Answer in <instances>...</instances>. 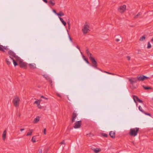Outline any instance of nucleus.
Segmentation results:
<instances>
[{"label": "nucleus", "mask_w": 153, "mask_h": 153, "mask_svg": "<svg viewBox=\"0 0 153 153\" xmlns=\"http://www.w3.org/2000/svg\"><path fill=\"white\" fill-rule=\"evenodd\" d=\"M24 130H25V129L24 128H21L20 129V130L21 131H23Z\"/></svg>", "instance_id": "nucleus-49"}, {"label": "nucleus", "mask_w": 153, "mask_h": 153, "mask_svg": "<svg viewBox=\"0 0 153 153\" xmlns=\"http://www.w3.org/2000/svg\"><path fill=\"white\" fill-rule=\"evenodd\" d=\"M89 25L87 22H86L85 25L83 26V28L82 29V31L84 34L87 33L88 31H90L89 29Z\"/></svg>", "instance_id": "nucleus-2"}, {"label": "nucleus", "mask_w": 153, "mask_h": 153, "mask_svg": "<svg viewBox=\"0 0 153 153\" xmlns=\"http://www.w3.org/2000/svg\"><path fill=\"white\" fill-rule=\"evenodd\" d=\"M109 135L113 138H114L115 137V133L112 131H111L109 132Z\"/></svg>", "instance_id": "nucleus-12"}, {"label": "nucleus", "mask_w": 153, "mask_h": 153, "mask_svg": "<svg viewBox=\"0 0 153 153\" xmlns=\"http://www.w3.org/2000/svg\"><path fill=\"white\" fill-rule=\"evenodd\" d=\"M21 114L19 112H17L16 113V115L18 117H20L21 116Z\"/></svg>", "instance_id": "nucleus-33"}, {"label": "nucleus", "mask_w": 153, "mask_h": 153, "mask_svg": "<svg viewBox=\"0 0 153 153\" xmlns=\"http://www.w3.org/2000/svg\"><path fill=\"white\" fill-rule=\"evenodd\" d=\"M88 135V134H87V135Z\"/></svg>", "instance_id": "nucleus-57"}, {"label": "nucleus", "mask_w": 153, "mask_h": 153, "mask_svg": "<svg viewBox=\"0 0 153 153\" xmlns=\"http://www.w3.org/2000/svg\"><path fill=\"white\" fill-rule=\"evenodd\" d=\"M128 60L129 61L130 59V57L129 56H127L126 57Z\"/></svg>", "instance_id": "nucleus-42"}, {"label": "nucleus", "mask_w": 153, "mask_h": 153, "mask_svg": "<svg viewBox=\"0 0 153 153\" xmlns=\"http://www.w3.org/2000/svg\"><path fill=\"white\" fill-rule=\"evenodd\" d=\"M60 144H65L64 140H63L60 143Z\"/></svg>", "instance_id": "nucleus-38"}, {"label": "nucleus", "mask_w": 153, "mask_h": 153, "mask_svg": "<svg viewBox=\"0 0 153 153\" xmlns=\"http://www.w3.org/2000/svg\"><path fill=\"white\" fill-rule=\"evenodd\" d=\"M148 46L147 48H150L151 47V45L150 42H148Z\"/></svg>", "instance_id": "nucleus-29"}, {"label": "nucleus", "mask_w": 153, "mask_h": 153, "mask_svg": "<svg viewBox=\"0 0 153 153\" xmlns=\"http://www.w3.org/2000/svg\"><path fill=\"white\" fill-rule=\"evenodd\" d=\"M126 9V6L125 5H123L119 7L118 9V11L121 13H124Z\"/></svg>", "instance_id": "nucleus-5"}, {"label": "nucleus", "mask_w": 153, "mask_h": 153, "mask_svg": "<svg viewBox=\"0 0 153 153\" xmlns=\"http://www.w3.org/2000/svg\"><path fill=\"white\" fill-rule=\"evenodd\" d=\"M89 134H91V135H92V136H93V135L92 134H91V133H89Z\"/></svg>", "instance_id": "nucleus-54"}, {"label": "nucleus", "mask_w": 153, "mask_h": 153, "mask_svg": "<svg viewBox=\"0 0 153 153\" xmlns=\"http://www.w3.org/2000/svg\"><path fill=\"white\" fill-rule=\"evenodd\" d=\"M3 47V46L2 45H0V51L4 52V51L3 48H2Z\"/></svg>", "instance_id": "nucleus-30"}, {"label": "nucleus", "mask_w": 153, "mask_h": 153, "mask_svg": "<svg viewBox=\"0 0 153 153\" xmlns=\"http://www.w3.org/2000/svg\"><path fill=\"white\" fill-rule=\"evenodd\" d=\"M6 62L7 64L8 65H10V62L7 59H6Z\"/></svg>", "instance_id": "nucleus-31"}, {"label": "nucleus", "mask_w": 153, "mask_h": 153, "mask_svg": "<svg viewBox=\"0 0 153 153\" xmlns=\"http://www.w3.org/2000/svg\"><path fill=\"white\" fill-rule=\"evenodd\" d=\"M11 59H12L13 61V64L15 66L18 65V63L13 58L10 57Z\"/></svg>", "instance_id": "nucleus-22"}, {"label": "nucleus", "mask_w": 153, "mask_h": 153, "mask_svg": "<svg viewBox=\"0 0 153 153\" xmlns=\"http://www.w3.org/2000/svg\"><path fill=\"white\" fill-rule=\"evenodd\" d=\"M57 15L59 16H62L64 15V14L62 11H60L59 13L57 14Z\"/></svg>", "instance_id": "nucleus-25"}, {"label": "nucleus", "mask_w": 153, "mask_h": 153, "mask_svg": "<svg viewBox=\"0 0 153 153\" xmlns=\"http://www.w3.org/2000/svg\"><path fill=\"white\" fill-rule=\"evenodd\" d=\"M93 150L95 153H98L101 151L100 149L98 148H97L96 149H93Z\"/></svg>", "instance_id": "nucleus-16"}, {"label": "nucleus", "mask_w": 153, "mask_h": 153, "mask_svg": "<svg viewBox=\"0 0 153 153\" xmlns=\"http://www.w3.org/2000/svg\"><path fill=\"white\" fill-rule=\"evenodd\" d=\"M86 52L88 56H89V59L93 64L92 66L95 68H97V64L94 58L92 57V54L89 52L88 48H86Z\"/></svg>", "instance_id": "nucleus-1"}, {"label": "nucleus", "mask_w": 153, "mask_h": 153, "mask_svg": "<svg viewBox=\"0 0 153 153\" xmlns=\"http://www.w3.org/2000/svg\"><path fill=\"white\" fill-rule=\"evenodd\" d=\"M47 153V152L46 151L45 152V153Z\"/></svg>", "instance_id": "nucleus-56"}, {"label": "nucleus", "mask_w": 153, "mask_h": 153, "mask_svg": "<svg viewBox=\"0 0 153 153\" xmlns=\"http://www.w3.org/2000/svg\"><path fill=\"white\" fill-rule=\"evenodd\" d=\"M143 87L145 90H150L152 89V88L150 87L146 86L145 85H143Z\"/></svg>", "instance_id": "nucleus-18"}, {"label": "nucleus", "mask_w": 153, "mask_h": 153, "mask_svg": "<svg viewBox=\"0 0 153 153\" xmlns=\"http://www.w3.org/2000/svg\"><path fill=\"white\" fill-rule=\"evenodd\" d=\"M29 132H28L26 135L27 136L31 135L33 131V130L32 129H29Z\"/></svg>", "instance_id": "nucleus-19"}, {"label": "nucleus", "mask_w": 153, "mask_h": 153, "mask_svg": "<svg viewBox=\"0 0 153 153\" xmlns=\"http://www.w3.org/2000/svg\"><path fill=\"white\" fill-rule=\"evenodd\" d=\"M41 101V100L38 101H36L34 102V103L36 104L38 106H39V105H40V103Z\"/></svg>", "instance_id": "nucleus-21"}, {"label": "nucleus", "mask_w": 153, "mask_h": 153, "mask_svg": "<svg viewBox=\"0 0 153 153\" xmlns=\"http://www.w3.org/2000/svg\"><path fill=\"white\" fill-rule=\"evenodd\" d=\"M41 98H44L46 100H48V98H46L45 97L43 96V95H42L41 96Z\"/></svg>", "instance_id": "nucleus-40"}, {"label": "nucleus", "mask_w": 153, "mask_h": 153, "mask_svg": "<svg viewBox=\"0 0 153 153\" xmlns=\"http://www.w3.org/2000/svg\"><path fill=\"white\" fill-rule=\"evenodd\" d=\"M138 79V80L139 81H143L144 80V75H142L139 76H137V77Z\"/></svg>", "instance_id": "nucleus-10"}, {"label": "nucleus", "mask_w": 153, "mask_h": 153, "mask_svg": "<svg viewBox=\"0 0 153 153\" xmlns=\"http://www.w3.org/2000/svg\"><path fill=\"white\" fill-rule=\"evenodd\" d=\"M128 80L131 84L133 85L134 83H136L137 82L138 79L137 78H132L131 79H129Z\"/></svg>", "instance_id": "nucleus-7"}, {"label": "nucleus", "mask_w": 153, "mask_h": 153, "mask_svg": "<svg viewBox=\"0 0 153 153\" xmlns=\"http://www.w3.org/2000/svg\"><path fill=\"white\" fill-rule=\"evenodd\" d=\"M4 48L5 49H6V48Z\"/></svg>", "instance_id": "nucleus-55"}, {"label": "nucleus", "mask_w": 153, "mask_h": 153, "mask_svg": "<svg viewBox=\"0 0 153 153\" xmlns=\"http://www.w3.org/2000/svg\"><path fill=\"white\" fill-rule=\"evenodd\" d=\"M133 97L134 101L135 103H136V101L140 103H142L143 102V101L140 100L137 96L135 95H133Z\"/></svg>", "instance_id": "nucleus-9"}, {"label": "nucleus", "mask_w": 153, "mask_h": 153, "mask_svg": "<svg viewBox=\"0 0 153 153\" xmlns=\"http://www.w3.org/2000/svg\"><path fill=\"white\" fill-rule=\"evenodd\" d=\"M19 64L21 68L25 69H26L27 68V63H25L24 62H22L21 61H19Z\"/></svg>", "instance_id": "nucleus-8"}, {"label": "nucleus", "mask_w": 153, "mask_h": 153, "mask_svg": "<svg viewBox=\"0 0 153 153\" xmlns=\"http://www.w3.org/2000/svg\"><path fill=\"white\" fill-rule=\"evenodd\" d=\"M57 96L59 97H61V96L59 94H57Z\"/></svg>", "instance_id": "nucleus-47"}, {"label": "nucleus", "mask_w": 153, "mask_h": 153, "mask_svg": "<svg viewBox=\"0 0 153 153\" xmlns=\"http://www.w3.org/2000/svg\"><path fill=\"white\" fill-rule=\"evenodd\" d=\"M144 80L145 79H147L149 78V77H147L146 76L144 75Z\"/></svg>", "instance_id": "nucleus-36"}, {"label": "nucleus", "mask_w": 153, "mask_h": 153, "mask_svg": "<svg viewBox=\"0 0 153 153\" xmlns=\"http://www.w3.org/2000/svg\"><path fill=\"white\" fill-rule=\"evenodd\" d=\"M43 1L45 3H47L48 2V1L47 0H43Z\"/></svg>", "instance_id": "nucleus-48"}, {"label": "nucleus", "mask_w": 153, "mask_h": 153, "mask_svg": "<svg viewBox=\"0 0 153 153\" xmlns=\"http://www.w3.org/2000/svg\"><path fill=\"white\" fill-rule=\"evenodd\" d=\"M6 131H7V130L6 129H5L4 130V131L3 134H2V137L3 140H4L6 138Z\"/></svg>", "instance_id": "nucleus-11"}, {"label": "nucleus", "mask_w": 153, "mask_h": 153, "mask_svg": "<svg viewBox=\"0 0 153 153\" xmlns=\"http://www.w3.org/2000/svg\"><path fill=\"white\" fill-rule=\"evenodd\" d=\"M83 58H84V60L88 64H89V61H88V59L87 58H85V56H84L83 55Z\"/></svg>", "instance_id": "nucleus-27"}, {"label": "nucleus", "mask_w": 153, "mask_h": 153, "mask_svg": "<svg viewBox=\"0 0 153 153\" xmlns=\"http://www.w3.org/2000/svg\"><path fill=\"white\" fill-rule=\"evenodd\" d=\"M140 108H141V107H140V106L139 107V110L141 112H143V110L142 109H141Z\"/></svg>", "instance_id": "nucleus-41"}, {"label": "nucleus", "mask_w": 153, "mask_h": 153, "mask_svg": "<svg viewBox=\"0 0 153 153\" xmlns=\"http://www.w3.org/2000/svg\"><path fill=\"white\" fill-rule=\"evenodd\" d=\"M53 12L54 13L56 14L57 15V13H56V10H53Z\"/></svg>", "instance_id": "nucleus-45"}, {"label": "nucleus", "mask_w": 153, "mask_h": 153, "mask_svg": "<svg viewBox=\"0 0 153 153\" xmlns=\"http://www.w3.org/2000/svg\"><path fill=\"white\" fill-rule=\"evenodd\" d=\"M48 3L52 6H54L55 4V2L54 0H50L49 1Z\"/></svg>", "instance_id": "nucleus-15"}, {"label": "nucleus", "mask_w": 153, "mask_h": 153, "mask_svg": "<svg viewBox=\"0 0 153 153\" xmlns=\"http://www.w3.org/2000/svg\"><path fill=\"white\" fill-rule=\"evenodd\" d=\"M104 72H105V73H106L108 74H112V75H114V74L113 73H110L108 72H107V71H104Z\"/></svg>", "instance_id": "nucleus-34"}, {"label": "nucleus", "mask_w": 153, "mask_h": 153, "mask_svg": "<svg viewBox=\"0 0 153 153\" xmlns=\"http://www.w3.org/2000/svg\"><path fill=\"white\" fill-rule=\"evenodd\" d=\"M102 135L105 137H108V135L107 134L105 133H102Z\"/></svg>", "instance_id": "nucleus-32"}, {"label": "nucleus", "mask_w": 153, "mask_h": 153, "mask_svg": "<svg viewBox=\"0 0 153 153\" xmlns=\"http://www.w3.org/2000/svg\"><path fill=\"white\" fill-rule=\"evenodd\" d=\"M77 116V114L76 113L73 112V113L72 118V122H73L75 121V119L76 118Z\"/></svg>", "instance_id": "nucleus-13"}, {"label": "nucleus", "mask_w": 153, "mask_h": 153, "mask_svg": "<svg viewBox=\"0 0 153 153\" xmlns=\"http://www.w3.org/2000/svg\"><path fill=\"white\" fill-rule=\"evenodd\" d=\"M38 151L39 152V153H42V150L41 149H39Z\"/></svg>", "instance_id": "nucleus-39"}, {"label": "nucleus", "mask_w": 153, "mask_h": 153, "mask_svg": "<svg viewBox=\"0 0 153 153\" xmlns=\"http://www.w3.org/2000/svg\"><path fill=\"white\" fill-rule=\"evenodd\" d=\"M40 117L39 116L37 117L34 120L33 123H37L39 121Z\"/></svg>", "instance_id": "nucleus-14"}, {"label": "nucleus", "mask_w": 153, "mask_h": 153, "mask_svg": "<svg viewBox=\"0 0 153 153\" xmlns=\"http://www.w3.org/2000/svg\"><path fill=\"white\" fill-rule=\"evenodd\" d=\"M46 128H44L43 131V133L44 134H46Z\"/></svg>", "instance_id": "nucleus-37"}, {"label": "nucleus", "mask_w": 153, "mask_h": 153, "mask_svg": "<svg viewBox=\"0 0 153 153\" xmlns=\"http://www.w3.org/2000/svg\"><path fill=\"white\" fill-rule=\"evenodd\" d=\"M38 107H39V108H41V107H40L39 105V106H38Z\"/></svg>", "instance_id": "nucleus-51"}, {"label": "nucleus", "mask_w": 153, "mask_h": 153, "mask_svg": "<svg viewBox=\"0 0 153 153\" xmlns=\"http://www.w3.org/2000/svg\"><path fill=\"white\" fill-rule=\"evenodd\" d=\"M116 42H118V41H120V39H116Z\"/></svg>", "instance_id": "nucleus-50"}, {"label": "nucleus", "mask_w": 153, "mask_h": 153, "mask_svg": "<svg viewBox=\"0 0 153 153\" xmlns=\"http://www.w3.org/2000/svg\"><path fill=\"white\" fill-rule=\"evenodd\" d=\"M146 39V36L144 35L141 37L140 39V41H143Z\"/></svg>", "instance_id": "nucleus-24"}, {"label": "nucleus", "mask_w": 153, "mask_h": 153, "mask_svg": "<svg viewBox=\"0 0 153 153\" xmlns=\"http://www.w3.org/2000/svg\"><path fill=\"white\" fill-rule=\"evenodd\" d=\"M19 101L20 99L19 97L17 95L15 96L13 101L14 105L16 107H19Z\"/></svg>", "instance_id": "nucleus-3"}, {"label": "nucleus", "mask_w": 153, "mask_h": 153, "mask_svg": "<svg viewBox=\"0 0 153 153\" xmlns=\"http://www.w3.org/2000/svg\"><path fill=\"white\" fill-rule=\"evenodd\" d=\"M38 107H39V108H41V107H40L39 105V106H38Z\"/></svg>", "instance_id": "nucleus-52"}, {"label": "nucleus", "mask_w": 153, "mask_h": 153, "mask_svg": "<svg viewBox=\"0 0 153 153\" xmlns=\"http://www.w3.org/2000/svg\"><path fill=\"white\" fill-rule=\"evenodd\" d=\"M139 130V128H135L131 129L130 132V135L131 136H136Z\"/></svg>", "instance_id": "nucleus-4"}, {"label": "nucleus", "mask_w": 153, "mask_h": 153, "mask_svg": "<svg viewBox=\"0 0 153 153\" xmlns=\"http://www.w3.org/2000/svg\"><path fill=\"white\" fill-rule=\"evenodd\" d=\"M69 39H70V40L72 42V38H71V37L69 35Z\"/></svg>", "instance_id": "nucleus-43"}, {"label": "nucleus", "mask_w": 153, "mask_h": 153, "mask_svg": "<svg viewBox=\"0 0 153 153\" xmlns=\"http://www.w3.org/2000/svg\"><path fill=\"white\" fill-rule=\"evenodd\" d=\"M76 47V48H77L78 49H79V50L80 51V48H79V46H78V45H77Z\"/></svg>", "instance_id": "nucleus-46"}, {"label": "nucleus", "mask_w": 153, "mask_h": 153, "mask_svg": "<svg viewBox=\"0 0 153 153\" xmlns=\"http://www.w3.org/2000/svg\"><path fill=\"white\" fill-rule=\"evenodd\" d=\"M59 18L60 19V20L62 22L63 24L65 26L66 24V23L65 22L64 20H63V19L59 17Z\"/></svg>", "instance_id": "nucleus-20"}, {"label": "nucleus", "mask_w": 153, "mask_h": 153, "mask_svg": "<svg viewBox=\"0 0 153 153\" xmlns=\"http://www.w3.org/2000/svg\"><path fill=\"white\" fill-rule=\"evenodd\" d=\"M36 136H33L31 140L34 143L36 142Z\"/></svg>", "instance_id": "nucleus-26"}, {"label": "nucleus", "mask_w": 153, "mask_h": 153, "mask_svg": "<svg viewBox=\"0 0 153 153\" xmlns=\"http://www.w3.org/2000/svg\"><path fill=\"white\" fill-rule=\"evenodd\" d=\"M141 13H139L137 15H136L134 17V19H137L138 16L141 15Z\"/></svg>", "instance_id": "nucleus-28"}, {"label": "nucleus", "mask_w": 153, "mask_h": 153, "mask_svg": "<svg viewBox=\"0 0 153 153\" xmlns=\"http://www.w3.org/2000/svg\"><path fill=\"white\" fill-rule=\"evenodd\" d=\"M67 23L68 25L69 28V27L70 26V22L69 19H68V21L67 22Z\"/></svg>", "instance_id": "nucleus-35"}, {"label": "nucleus", "mask_w": 153, "mask_h": 153, "mask_svg": "<svg viewBox=\"0 0 153 153\" xmlns=\"http://www.w3.org/2000/svg\"><path fill=\"white\" fill-rule=\"evenodd\" d=\"M8 53L10 55H11L15 57V53L13 51L10 50L8 52Z\"/></svg>", "instance_id": "nucleus-17"}, {"label": "nucleus", "mask_w": 153, "mask_h": 153, "mask_svg": "<svg viewBox=\"0 0 153 153\" xmlns=\"http://www.w3.org/2000/svg\"><path fill=\"white\" fill-rule=\"evenodd\" d=\"M151 41L152 42H153V38L151 39Z\"/></svg>", "instance_id": "nucleus-53"}, {"label": "nucleus", "mask_w": 153, "mask_h": 153, "mask_svg": "<svg viewBox=\"0 0 153 153\" xmlns=\"http://www.w3.org/2000/svg\"><path fill=\"white\" fill-rule=\"evenodd\" d=\"M145 114H146L147 115H149V116H151V114L150 113H145Z\"/></svg>", "instance_id": "nucleus-44"}, {"label": "nucleus", "mask_w": 153, "mask_h": 153, "mask_svg": "<svg viewBox=\"0 0 153 153\" xmlns=\"http://www.w3.org/2000/svg\"><path fill=\"white\" fill-rule=\"evenodd\" d=\"M29 66L30 68L31 69H34L36 68V67L35 66H34L33 65H32L31 64H29Z\"/></svg>", "instance_id": "nucleus-23"}, {"label": "nucleus", "mask_w": 153, "mask_h": 153, "mask_svg": "<svg viewBox=\"0 0 153 153\" xmlns=\"http://www.w3.org/2000/svg\"><path fill=\"white\" fill-rule=\"evenodd\" d=\"M82 124V121H76L75 123L74 127L75 128H80Z\"/></svg>", "instance_id": "nucleus-6"}]
</instances>
